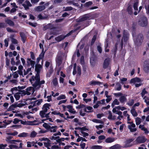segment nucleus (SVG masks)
<instances>
[{
    "label": "nucleus",
    "instance_id": "f257e3e1",
    "mask_svg": "<svg viewBox=\"0 0 149 149\" xmlns=\"http://www.w3.org/2000/svg\"><path fill=\"white\" fill-rule=\"evenodd\" d=\"M144 38L143 35L140 33L137 35L134 38V41L135 45L137 46H139L142 44Z\"/></svg>",
    "mask_w": 149,
    "mask_h": 149
},
{
    "label": "nucleus",
    "instance_id": "f03ea898",
    "mask_svg": "<svg viewBox=\"0 0 149 149\" xmlns=\"http://www.w3.org/2000/svg\"><path fill=\"white\" fill-rule=\"evenodd\" d=\"M138 23L139 25L141 26H146L148 24L147 19L144 16L141 17L139 19Z\"/></svg>",
    "mask_w": 149,
    "mask_h": 149
},
{
    "label": "nucleus",
    "instance_id": "7ed1b4c3",
    "mask_svg": "<svg viewBox=\"0 0 149 149\" xmlns=\"http://www.w3.org/2000/svg\"><path fill=\"white\" fill-rule=\"evenodd\" d=\"M72 33V31H71L65 35L64 36L63 34L59 35L55 38V40L58 42H60L62 40H63L66 37L69 36Z\"/></svg>",
    "mask_w": 149,
    "mask_h": 149
},
{
    "label": "nucleus",
    "instance_id": "20e7f679",
    "mask_svg": "<svg viewBox=\"0 0 149 149\" xmlns=\"http://www.w3.org/2000/svg\"><path fill=\"white\" fill-rule=\"evenodd\" d=\"M13 138V137L12 136H8L6 137V140L8 143L14 144H17L16 142H20L22 141L21 140H11Z\"/></svg>",
    "mask_w": 149,
    "mask_h": 149
},
{
    "label": "nucleus",
    "instance_id": "39448f33",
    "mask_svg": "<svg viewBox=\"0 0 149 149\" xmlns=\"http://www.w3.org/2000/svg\"><path fill=\"white\" fill-rule=\"evenodd\" d=\"M143 69L146 73L149 72V60L145 61L144 63Z\"/></svg>",
    "mask_w": 149,
    "mask_h": 149
},
{
    "label": "nucleus",
    "instance_id": "423d86ee",
    "mask_svg": "<svg viewBox=\"0 0 149 149\" xmlns=\"http://www.w3.org/2000/svg\"><path fill=\"white\" fill-rule=\"evenodd\" d=\"M146 139L144 136H139L137 137L135 141L137 143H144L146 141Z\"/></svg>",
    "mask_w": 149,
    "mask_h": 149
},
{
    "label": "nucleus",
    "instance_id": "0eeeda50",
    "mask_svg": "<svg viewBox=\"0 0 149 149\" xmlns=\"http://www.w3.org/2000/svg\"><path fill=\"white\" fill-rule=\"evenodd\" d=\"M131 125H129L128 126V128L130 130V131L132 132H134L136 131V129L135 128L136 127L135 125L133 123V122H130Z\"/></svg>",
    "mask_w": 149,
    "mask_h": 149
},
{
    "label": "nucleus",
    "instance_id": "6e6552de",
    "mask_svg": "<svg viewBox=\"0 0 149 149\" xmlns=\"http://www.w3.org/2000/svg\"><path fill=\"white\" fill-rule=\"evenodd\" d=\"M128 39V37L127 34H124L123 37L121 40V48L122 49L123 48V40L126 43Z\"/></svg>",
    "mask_w": 149,
    "mask_h": 149
},
{
    "label": "nucleus",
    "instance_id": "1a4fd4ad",
    "mask_svg": "<svg viewBox=\"0 0 149 149\" xmlns=\"http://www.w3.org/2000/svg\"><path fill=\"white\" fill-rule=\"evenodd\" d=\"M110 62V59L109 58H107L104 60L103 64V68L104 69H106L108 68Z\"/></svg>",
    "mask_w": 149,
    "mask_h": 149
},
{
    "label": "nucleus",
    "instance_id": "9d476101",
    "mask_svg": "<svg viewBox=\"0 0 149 149\" xmlns=\"http://www.w3.org/2000/svg\"><path fill=\"white\" fill-rule=\"evenodd\" d=\"M90 19V18L89 15V14H88L82 16L81 18H79V21L81 22Z\"/></svg>",
    "mask_w": 149,
    "mask_h": 149
},
{
    "label": "nucleus",
    "instance_id": "9b49d317",
    "mask_svg": "<svg viewBox=\"0 0 149 149\" xmlns=\"http://www.w3.org/2000/svg\"><path fill=\"white\" fill-rule=\"evenodd\" d=\"M44 3V2H41L40 3V6L38 7V9H45L46 8L49 6L48 3H46L44 4H43Z\"/></svg>",
    "mask_w": 149,
    "mask_h": 149
},
{
    "label": "nucleus",
    "instance_id": "f8f14e48",
    "mask_svg": "<svg viewBox=\"0 0 149 149\" xmlns=\"http://www.w3.org/2000/svg\"><path fill=\"white\" fill-rule=\"evenodd\" d=\"M22 5L25 9H29V7L32 6V5L30 2L28 0L26 1L24 3L22 4Z\"/></svg>",
    "mask_w": 149,
    "mask_h": 149
},
{
    "label": "nucleus",
    "instance_id": "ddd939ff",
    "mask_svg": "<svg viewBox=\"0 0 149 149\" xmlns=\"http://www.w3.org/2000/svg\"><path fill=\"white\" fill-rule=\"evenodd\" d=\"M23 145V144L22 143H20L19 144V146H18L17 145L10 144L9 146V147L11 149H13V148L18 149L19 148H22V145Z\"/></svg>",
    "mask_w": 149,
    "mask_h": 149
},
{
    "label": "nucleus",
    "instance_id": "4468645a",
    "mask_svg": "<svg viewBox=\"0 0 149 149\" xmlns=\"http://www.w3.org/2000/svg\"><path fill=\"white\" fill-rule=\"evenodd\" d=\"M19 35L21 37L22 41L23 43H25L27 38V37L24 33L23 32H20Z\"/></svg>",
    "mask_w": 149,
    "mask_h": 149
},
{
    "label": "nucleus",
    "instance_id": "2eb2a0df",
    "mask_svg": "<svg viewBox=\"0 0 149 149\" xmlns=\"http://www.w3.org/2000/svg\"><path fill=\"white\" fill-rule=\"evenodd\" d=\"M67 108L69 109L68 111L74 114L76 113V111L73 108V107L71 105H68L66 106Z\"/></svg>",
    "mask_w": 149,
    "mask_h": 149
},
{
    "label": "nucleus",
    "instance_id": "dca6fc26",
    "mask_svg": "<svg viewBox=\"0 0 149 149\" xmlns=\"http://www.w3.org/2000/svg\"><path fill=\"white\" fill-rule=\"evenodd\" d=\"M141 80L139 78L136 77L135 78L132 79L130 81V84H134L135 82H140Z\"/></svg>",
    "mask_w": 149,
    "mask_h": 149
},
{
    "label": "nucleus",
    "instance_id": "f3484780",
    "mask_svg": "<svg viewBox=\"0 0 149 149\" xmlns=\"http://www.w3.org/2000/svg\"><path fill=\"white\" fill-rule=\"evenodd\" d=\"M42 66L40 64H37L35 66V71L36 72V73H40L41 71V69L42 68Z\"/></svg>",
    "mask_w": 149,
    "mask_h": 149
},
{
    "label": "nucleus",
    "instance_id": "a211bd4d",
    "mask_svg": "<svg viewBox=\"0 0 149 149\" xmlns=\"http://www.w3.org/2000/svg\"><path fill=\"white\" fill-rule=\"evenodd\" d=\"M96 58L95 56L91 57L90 58V62L91 64L93 66H94L95 65Z\"/></svg>",
    "mask_w": 149,
    "mask_h": 149
},
{
    "label": "nucleus",
    "instance_id": "6ab92c4d",
    "mask_svg": "<svg viewBox=\"0 0 149 149\" xmlns=\"http://www.w3.org/2000/svg\"><path fill=\"white\" fill-rule=\"evenodd\" d=\"M126 96L127 95H123L122 96H120L119 98V100L121 103H124V102L127 101V100L126 98Z\"/></svg>",
    "mask_w": 149,
    "mask_h": 149
},
{
    "label": "nucleus",
    "instance_id": "aec40b11",
    "mask_svg": "<svg viewBox=\"0 0 149 149\" xmlns=\"http://www.w3.org/2000/svg\"><path fill=\"white\" fill-rule=\"evenodd\" d=\"M102 83L99 81H92L89 82V84L90 85L93 86L96 85H100Z\"/></svg>",
    "mask_w": 149,
    "mask_h": 149
},
{
    "label": "nucleus",
    "instance_id": "412c9836",
    "mask_svg": "<svg viewBox=\"0 0 149 149\" xmlns=\"http://www.w3.org/2000/svg\"><path fill=\"white\" fill-rule=\"evenodd\" d=\"M89 15L90 19L97 18L98 16V14L96 13H92L89 14Z\"/></svg>",
    "mask_w": 149,
    "mask_h": 149
},
{
    "label": "nucleus",
    "instance_id": "4be33fe9",
    "mask_svg": "<svg viewBox=\"0 0 149 149\" xmlns=\"http://www.w3.org/2000/svg\"><path fill=\"white\" fill-rule=\"evenodd\" d=\"M115 140L114 138L109 137L107 138L105 140V142L106 143H111L114 142Z\"/></svg>",
    "mask_w": 149,
    "mask_h": 149
},
{
    "label": "nucleus",
    "instance_id": "5701e85b",
    "mask_svg": "<svg viewBox=\"0 0 149 149\" xmlns=\"http://www.w3.org/2000/svg\"><path fill=\"white\" fill-rule=\"evenodd\" d=\"M5 22L10 26H13L15 25L14 23L10 19H7L5 20Z\"/></svg>",
    "mask_w": 149,
    "mask_h": 149
},
{
    "label": "nucleus",
    "instance_id": "b1692460",
    "mask_svg": "<svg viewBox=\"0 0 149 149\" xmlns=\"http://www.w3.org/2000/svg\"><path fill=\"white\" fill-rule=\"evenodd\" d=\"M121 89V86L119 82L116 83L115 87V90L118 91H120Z\"/></svg>",
    "mask_w": 149,
    "mask_h": 149
},
{
    "label": "nucleus",
    "instance_id": "393cba45",
    "mask_svg": "<svg viewBox=\"0 0 149 149\" xmlns=\"http://www.w3.org/2000/svg\"><path fill=\"white\" fill-rule=\"evenodd\" d=\"M17 107L16 104L15 103L10 106L7 109L8 111H11L15 110V108Z\"/></svg>",
    "mask_w": 149,
    "mask_h": 149
},
{
    "label": "nucleus",
    "instance_id": "a878e982",
    "mask_svg": "<svg viewBox=\"0 0 149 149\" xmlns=\"http://www.w3.org/2000/svg\"><path fill=\"white\" fill-rule=\"evenodd\" d=\"M75 130H81V131H88V129L86 128V126H85L82 127H76L75 128Z\"/></svg>",
    "mask_w": 149,
    "mask_h": 149
},
{
    "label": "nucleus",
    "instance_id": "bb28decb",
    "mask_svg": "<svg viewBox=\"0 0 149 149\" xmlns=\"http://www.w3.org/2000/svg\"><path fill=\"white\" fill-rule=\"evenodd\" d=\"M48 140H47V142H43L44 146L45 147H50L51 146V141L49 139H48Z\"/></svg>",
    "mask_w": 149,
    "mask_h": 149
},
{
    "label": "nucleus",
    "instance_id": "cd10ccee",
    "mask_svg": "<svg viewBox=\"0 0 149 149\" xmlns=\"http://www.w3.org/2000/svg\"><path fill=\"white\" fill-rule=\"evenodd\" d=\"M29 134L26 132H23L19 134L18 135L19 137H26L28 136Z\"/></svg>",
    "mask_w": 149,
    "mask_h": 149
},
{
    "label": "nucleus",
    "instance_id": "c85d7f7f",
    "mask_svg": "<svg viewBox=\"0 0 149 149\" xmlns=\"http://www.w3.org/2000/svg\"><path fill=\"white\" fill-rule=\"evenodd\" d=\"M131 113L132 115L134 117H136L138 115L137 113L134 109L132 108L131 110Z\"/></svg>",
    "mask_w": 149,
    "mask_h": 149
},
{
    "label": "nucleus",
    "instance_id": "c756f323",
    "mask_svg": "<svg viewBox=\"0 0 149 149\" xmlns=\"http://www.w3.org/2000/svg\"><path fill=\"white\" fill-rule=\"evenodd\" d=\"M20 94L21 93L20 92H17L14 95V97L16 100H19V99L20 97L19 94Z\"/></svg>",
    "mask_w": 149,
    "mask_h": 149
},
{
    "label": "nucleus",
    "instance_id": "7c9ffc66",
    "mask_svg": "<svg viewBox=\"0 0 149 149\" xmlns=\"http://www.w3.org/2000/svg\"><path fill=\"white\" fill-rule=\"evenodd\" d=\"M102 146L99 145H94L91 147L92 149H102Z\"/></svg>",
    "mask_w": 149,
    "mask_h": 149
},
{
    "label": "nucleus",
    "instance_id": "2f4dec72",
    "mask_svg": "<svg viewBox=\"0 0 149 149\" xmlns=\"http://www.w3.org/2000/svg\"><path fill=\"white\" fill-rule=\"evenodd\" d=\"M42 126L46 129H47L48 131H49L50 126L49 125L48 123H44V124L42 125Z\"/></svg>",
    "mask_w": 149,
    "mask_h": 149
},
{
    "label": "nucleus",
    "instance_id": "473e14b6",
    "mask_svg": "<svg viewBox=\"0 0 149 149\" xmlns=\"http://www.w3.org/2000/svg\"><path fill=\"white\" fill-rule=\"evenodd\" d=\"M54 72V69L52 65H51L49 67V69L48 71V73L49 74V77H50L51 74Z\"/></svg>",
    "mask_w": 149,
    "mask_h": 149
},
{
    "label": "nucleus",
    "instance_id": "72a5a7b5",
    "mask_svg": "<svg viewBox=\"0 0 149 149\" xmlns=\"http://www.w3.org/2000/svg\"><path fill=\"white\" fill-rule=\"evenodd\" d=\"M96 39V36L95 35L93 36V37L92 39V40H91V45L92 46L94 44Z\"/></svg>",
    "mask_w": 149,
    "mask_h": 149
},
{
    "label": "nucleus",
    "instance_id": "f704fd0d",
    "mask_svg": "<svg viewBox=\"0 0 149 149\" xmlns=\"http://www.w3.org/2000/svg\"><path fill=\"white\" fill-rule=\"evenodd\" d=\"M19 91L24 94V95H30L31 93L30 92H27L26 91H25L24 90H19Z\"/></svg>",
    "mask_w": 149,
    "mask_h": 149
},
{
    "label": "nucleus",
    "instance_id": "c9c22d12",
    "mask_svg": "<svg viewBox=\"0 0 149 149\" xmlns=\"http://www.w3.org/2000/svg\"><path fill=\"white\" fill-rule=\"evenodd\" d=\"M77 76H80L81 74V69L80 67L79 66H78L77 67Z\"/></svg>",
    "mask_w": 149,
    "mask_h": 149
},
{
    "label": "nucleus",
    "instance_id": "e433bc0d",
    "mask_svg": "<svg viewBox=\"0 0 149 149\" xmlns=\"http://www.w3.org/2000/svg\"><path fill=\"white\" fill-rule=\"evenodd\" d=\"M31 61H33L30 58H28L27 61V67H29L30 65H31Z\"/></svg>",
    "mask_w": 149,
    "mask_h": 149
},
{
    "label": "nucleus",
    "instance_id": "4c0bfd02",
    "mask_svg": "<svg viewBox=\"0 0 149 149\" xmlns=\"http://www.w3.org/2000/svg\"><path fill=\"white\" fill-rule=\"evenodd\" d=\"M37 134V133L35 131H33L31 132L30 137L31 138L35 137Z\"/></svg>",
    "mask_w": 149,
    "mask_h": 149
},
{
    "label": "nucleus",
    "instance_id": "58836bf2",
    "mask_svg": "<svg viewBox=\"0 0 149 149\" xmlns=\"http://www.w3.org/2000/svg\"><path fill=\"white\" fill-rule=\"evenodd\" d=\"M52 83L53 85L56 86L58 84V82L57 78L55 77L53 79Z\"/></svg>",
    "mask_w": 149,
    "mask_h": 149
},
{
    "label": "nucleus",
    "instance_id": "ea45409f",
    "mask_svg": "<svg viewBox=\"0 0 149 149\" xmlns=\"http://www.w3.org/2000/svg\"><path fill=\"white\" fill-rule=\"evenodd\" d=\"M80 63L82 65H84L85 63L84 58L83 56H82L80 59Z\"/></svg>",
    "mask_w": 149,
    "mask_h": 149
},
{
    "label": "nucleus",
    "instance_id": "a19ab883",
    "mask_svg": "<svg viewBox=\"0 0 149 149\" xmlns=\"http://www.w3.org/2000/svg\"><path fill=\"white\" fill-rule=\"evenodd\" d=\"M46 112L43 111L40 112L39 114L42 118L45 117V114Z\"/></svg>",
    "mask_w": 149,
    "mask_h": 149
},
{
    "label": "nucleus",
    "instance_id": "79ce46f5",
    "mask_svg": "<svg viewBox=\"0 0 149 149\" xmlns=\"http://www.w3.org/2000/svg\"><path fill=\"white\" fill-rule=\"evenodd\" d=\"M29 124L30 125H38V123H37V121L36 120H34L33 121H29Z\"/></svg>",
    "mask_w": 149,
    "mask_h": 149
},
{
    "label": "nucleus",
    "instance_id": "37998d69",
    "mask_svg": "<svg viewBox=\"0 0 149 149\" xmlns=\"http://www.w3.org/2000/svg\"><path fill=\"white\" fill-rule=\"evenodd\" d=\"M66 96L64 95H61L57 97V100H61V99H65L66 98Z\"/></svg>",
    "mask_w": 149,
    "mask_h": 149
},
{
    "label": "nucleus",
    "instance_id": "c03bdc74",
    "mask_svg": "<svg viewBox=\"0 0 149 149\" xmlns=\"http://www.w3.org/2000/svg\"><path fill=\"white\" fill-rule=\"evenodd\" d=\"M101 104V101H97V102L96 104L93 106V108L95 109L99 107V104Z\"/></svg>",
    "mask_w": 149,
    "mask_h": 149
},
{
    "label": "nucleus",
    "instance_id": "a18cd8bd",
    "mask_svg": "<svg viewBox=\"0 0 149 149\" xmlns=\"http://www.w3.org/2000/svg\"><path fill=\"white\" fill-rule=\"evenodd\" d=\"M35 80L37 81H40V73H36L35 77Z\"/></svg>",
    "mask_w": 149,
    "mask_h": 149
},
{
    "label": "nucleus",
    "instance_id": "49530a36",
    "mask_svg": "<svg viewBox=\"0 0 149 149\" xmlns=\"http://www.w3.org/2000/svg\"><path fill=\"white\" fill-rule=\"evenodd\" d=\"M148 93L146 91V89L145 88H143L142 91V92L141 93V94L142 97H143L145 94Z\"/></svg>",
    "mask_w": 149,
    "mask_h": 149
},
{
    "label": "nucleus",
    "instance_id": "de8ad7c7",
    "mask_svg": "<svg viewBox=\"0 0 149 149\" xmlns=\"http://www.w3.org/2000/svg\"><path fill=\"white\" fill-rule=\"evenodd\" d=\"M27 23L30 25H31V26L34 27H35L37 25V24L36 22L33 23L32 22H29Z\"/></svg>",
    "mask_w": 149,
    "mask_h": 149
},
{
    "label": "nucleus",
    "instance_id": "09e8293b",
    "mask_svg": "<svg viewBox=\"0 0 149 149\" xmlns=\"http://www.w3.org/2000/svg\"><path fill=\"white\" fill-rule=\"evenodd\" d=\"M6 30L8 32H13V33L17 32V31L16 30L12 29L10 28L9 27L7 28Z\"/></svg>",
    "mask_w": 149,
    "mask_h": 149
},
{
    "label": "nucleus",
    "instance_id": "8fccbe9b",
    "mask_svg": "<svg viewBox=\"0 0 149 149\" xmlns=\"http://www.w3.org/2000/svg\"><path fill=\"white\" fill-rule=\"evenodd\" d=\"M11 7L13 8L12 9H16L18 8L17 6L16 5L15 3H12L11 4Z\"/></svg>",
    "mask_w": 149,
    "mask_h": 149
},
{
    "label": "nucleus",
    "instance_id": "3c124183",
    "mask_svg": "<svg viewBox=\"0 0 149 149\" xmlns=\"http://www.w3.org/2000/svg\"><path fill=\"white\" fill-rule=\"evenodd\" d=\"M31 55V58L33 60H35V56L34 53L33 52H30Z\"/></svg>",
    "mask_w": 149,
    "mask_h": 149
},
{
    "label": "nucleus",
    "instance_id": "603ef678",
    "mask_svg": "<svg viewBox=\"0 0 149 149\" xmlns=\"http://www.w3.org/2000/svg\"><path fill=\"white\" fill-rule=\"evenodd\" d=\"M39 85L40 86V82L39 81H36L35 83L32 85V86L35 87H36L37 86Z\"/></svg>",
    "mask_w": 149,
    "mask_h": 149
},
{
    "label": "nucleus",
    "instance_id": "864d4df0",
    "mask_svg": "<svg viewBox=\"0 0 149 149\" xmlns=\"http://www.w3.org/2000/svg\"><path fill=\"white\" fill-rule=\"evenodd\" d=\"M65 140V138H59L57 140V142L60 143V145L61 143V141H64Z\"/></svg>",
    "mask_w": 149,
    "mask_h": 149
},
{
    "label": "nucleus",
    "instance_id": "5fc2aeb1",
    "mask_svg": "<svg viewBox=\"0 0 149 149\" xmlns=\"http://www.w3.org/2000/svg\"><path fill=\"white\" fill-rule=\"evenodd\" d=\"M85 107L86 105H85L81 104H80L78 106H77L76 107V108L78 109H80Z\"/></svg>",
    "mask_w": 149,
    "mask_h": 149
},
{
    "label": "nucleus",
    "instance_id": "6e6d98bb",
    "mask_svg": "<svg viewBox=\"0 0 149 149\" xmlns=\"http://www.w3.org/2000/svg\"><path fill=\"white\" fill-rule=\"evenodd\" d=\"M45 53V52H42L39 55L38 57L40 58L41 59H42L44 57Z\"/></svg>",
    "mask_w": 149,
    "mask_h": 149
},
{
    "label": "nucleus",
    "instance_id": "4d7b16f0",
    "mask_svg": "<svg viewBox=\"0 0 149 149\" xmlns=\"http://www.w3.org/2000/svg\"><path fill=\"white\" fill-rule=\"evenodd\" d=\"M60 138L59 136H57L56 137H54V136H52L51 137L49 138L50 139L52 140H56V141L57 142V140L59 138Z\"/></svg>",
    "mask_w": 149,
    "mask_h": 149
},
{
    "label": "nucleus",
    "instance_id": "13d9d810",
    "mask_svg": "<svg viewBox=\"0 0 149 149\" xmlns=\"http://www.w3.org/2000/svg\"><path fill=\"white\" fill-rule=\"evenodd\" d=\"M134 103V100L133 99H132L129 101V102L127 103V104L131 106H132Z\"/></svg>",
    "mask_w": 149,
    "mask_h": 149
},
{
    "label": "nucleus",
    "instance_id": "bf43d9fd",
    "mask_svg": "<svg viewBox=\"0 0 149 149\" xmlns=\"http://www.w3.org/2000/svg\"><path fill=\"white\" fill-rule=\"evenodd\" d=\"M36 101H37L36 105L39 106L41 104V103L42 102V99H39L36 100Z\"/></svg>",
    "mask_w": 149,
    "mask_h": 149
},
{
    "label": "nucleus",
    "instance_id": "052dcab7",
    "mask_svg": "<svg viewBox=\"0 0 149 149\" xmlns=\"http://www.w3.org/2000/svg\"><path fill=\"white\" fill-rule=\"evenodd\" d=\"M45 104H44L42 108V109L43 110L42 111L47 112L48 111V109L47 108Z\"/></svg>",
    "mask_w": 149,
    "mask_h": 149
},
{
    "label": "nucleus",
    "instance_id": "680f3d73",
    "mask_svg": "<svg viewBox=\"0 0 149 149\" xmlns=\"http://www.w3.org/2000/svg\"><path fill=\"white\" fill-rule=\"evenodd\" d=\"M93 121L96 123H102V121L101 120H98L97 119H93Z\"/></svg>",
    "mask_w": 149,
    "mask_h": 149
},
{
    "label": "nucleus",
    "instance_id": "e2e57ef3",
    "mask_svg": "<svg viewBox=\"0 0 149 149\" xmlns=\"http://www.w3.org/2000/svg\"><path fill=\"white\" fill-rule=\"evenodd\" d=\"M148 2V4H146L145 5V8L146 9H149V0H146V2Z\"/></svg>",
    "mask_w": 149,
    "mask_h": 149
},
{
    "label": "nucleus",
    "instance_id": "0e129e2a",
    "mask_svg": "<svg viewBox=\"0 0 149 149\" xmlns=\"http://www.w3.org/2000/svg\"><path fill=\"white\" fill-rule=\"evenodd\" d=\"M97 51L100 53H101L102 51V48L100 45H98L97 47Z\"/></svg>",
    "mask_w": 149,
    "mask_h": 149
},
{
    "label": "nucleus",
    "instance_id": "69168bd1",
    "mask_svg": "<svg viewBox=\"0 0 149 149\" xmlns=\"http://www.w3.org/2000/svg\"><path fill=\"white\" fill-rule=\"evenodd\" d=\"M141 123L140 119L139 118H137L136 119V124L137 125H139Z\"/></svg>",
    "mask_w": 149,
    "mask_h": 149
},
{
    "label": "nucleus",
    "instance_id": "338daca9",
    "mask_svg": "<svg viewBox=\"0 0 149 149\" xmlns=\"http://www.w3.org/2000/svg\"><path fill=\"white\" fill-rule=\"evenodd\" d=\"M11 41L12 43L14 44H16L18 43L17 40L14 38H12V39Z\"/></svg>",
    "mask_w": 149,
    "mask_h": 149
},
{
    "label": "nucleus",
    "instance_id": "774afa93",
    "mask_svg": "<svg viewBox=\"0 0 149 149\" xmlns=\"http://www.w3.org/2000/svg\"><path fill=\"white\" fill-rule=\"evenodd\" d=\"M113 102V104L115 105H119L120 103L116 99H114Z\"/></svg>",
    "mask_w": 149,
    "mask_h": 149
}]
</instances>
